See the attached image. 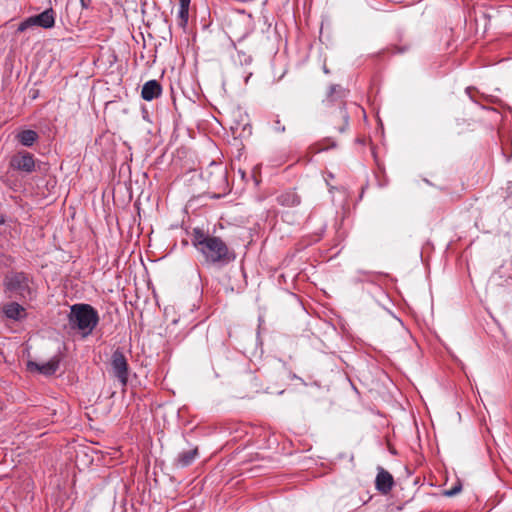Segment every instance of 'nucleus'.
<instances>
[{
    "label": "nucleus",
    "instance_id": "nucleus-1",
    "mask_svg": "<svg viewBox=\"0 0 512 512\" xmlns=\"http://www.w3.org/2000/svg\"><path fill=\"white\" fill-rule=\"evenodd\" d=\"M191 243L203 257V263L209 266H225L236 257L234 251L220 237L199 228L193 229Z\"/></svg>",
    "mask_w": 512,
    "mask_h": 512
},
{
    "label": "nucleus",
    "instance_id": "nucleus-2",
    "mask_svg": "<svg viewBox=\"0 0 512 512\" xmlns=\"http://www.w3.org/2000/svg\"><path fill=\"white\" fill-rule=\"evenodd\" d=\"M69 321L73 328H77L86 336L97 326L99 315L97 310L89 304H74L71 307Z\"/></svg>",
    "mask_w": 512,
    "mask_h": 512
},
{
    "label": "nucleus",
    "instance_id": "nucleus-3",
    "mask_svg": "<svg viewBox=\"0 0 512 512\" xmlns=\"http://www.w3.org/2000/svg\"><path fill=\"white\" fill-rule=\"evenodd\" d=\"M32 279L24 272H11L4 279L6 289L23 300H31L34 296Z\"/></svg>",
    "mask_w": 512,
    "mask_h": 512
},
{
    "label": "nucleus",
    "instance_id": "nucleus-4",
    "mask_svg": "<svg viewBox=\"0 0 512 512\" xmlns=\"http://www.w3.org/2000/svg\"><path fill=\"white\" fill-rule=\"evenodd\" d=\"M347 94L348 91L340 85H331L325 100L327 104L339 101V109L337 115L333 116L332 123L340 133L345 132L348 127L349 116L343 103Z\"/></svg>",
    "mask_w": 512,
    "mask_h": 512
},
{
    "label": "nucleus",
    "instance_id": "nucleus-5",
    "mask_svg": "<svg viewBox=\"0 0 512 512\" xmlns=\"http://www.w3.org/2000/svg\"><path fill=\"white\" fill-rule=\"evenodd\" d=\"M111 366L114 376L119 380V382L126 386L128 382V362L120 349H116L111 357Z\"/></svg>",
    "mask_w": 512,
    "mask_h": 512
},
{
    "label": "nucleus",
    "instance_id": "nucleus-6",
    "mask_svg": "<svg viewBox=\"0 0 512 512\" xmlns=\"http://www.w3.org/2000/svg\"><path fill=\"white\" fill-rule=\"evenodd\" d=\"M11 168L25 173H31L35 170L34 156L27 151L16 153L10 160Z\"/></svg>",
    "mask_w": 512,
    "mask_h": 512
},
{
    "label": "nucleus",
    "instance_id": "nucleus-7",
    "mask_svg": "<svg viewBox=\"0 0 512 512\" xmlns=\"http://www.w3.org/2000/svg\"><path fill=\"white\" fill-rule=\"evenodd\" d=\"M59 356H53L49 361L43 364H38L34 361L27 362V369L31 372H39L45 376H50L56 373L59 368Z\"/></svg>",
    "mask_w": 512,
    "mask_h": 512
},
{
    "label": "nucleus",
    "instance_id": "nucleus-8",
    "mask_svg": "<svg viewBox=\"0 0 512 512\" xmlns=\"http://www.w3.org/2000/svg\"><path fill=\"white\" fill-rule=\"evenodd\" d=\"M394 485L393 476L383 468H379L378 474L375 480L376 489L386 495L388 494Z\"/></svg>",
    "mask_w": 512,
    "mask_h": 512
},
{
    "label": "nucleus",
    "instance_id": "nucleus-9",
    "mask_svg": "<svg viewBox=\"0 0 512 512\" xmlns=\"http://www.w3.org/2000/svg\"><path fill=\"white\" fill-rule=\"evenodd\" d=\"M31 19L35 26L51 29L55 25V12L52 8H49L38 15L31 16Z\"/></svg>",
    "mask_w": 512,
    "mask_h": 512
},
{
    "label": "nucleus",
    "instance_id": "nucleus-10",
    "mask_svg": "<svg viewBox=\"0 0 512 512\" xmlns=\"http://www.w3.org/2000/svg\"><path fill=\"white\" fill-rule=\"evenodd\" d=\"M162 94V87L157 80L147 81L141 90V97L146 101L157 99Z\"/></svg>",
    "mask_w": 512,
    "mask_h": 512
},
{
    "label": "nucleus",
    "instance_id": "nucleus-11",
    "mask_svg": "<svg viewBox=\"0 0 512 512\" xmlns=\"http://www.w3.org/2000/svg\"><path fill=\"white\" fill-rule=\"evenodd\" d=\"M197 455H198V449L197 448H193V449L182 451L176 457V459L174 461V465L177 468L188 467L189 465H191L193 463V461L195 460Z\"/></svg>",
    "mask_w": 512,
    "mask_h": 512
},
{
    "label": "nucleus",
    "instance_id": "nucleus-12",
    "mask_svg": "<svg viewBox=\"0 0 512 512\" xmlns=\"http://www.w3.org/2000/svg\"><path fill=\"white\" fill-rule=\"evenodd\" d=\"M179 1V8L177 12V24L180 28L186 29L189 21V10H190V4L191 0H178Z\"/></svg>",
    "mask_w": 512,
    "mask_h": 512
},
{
    "label": "nucleus",
    "instance_id": "nucleus-13",
    "mask_svg": "<svg viewBox=\"0 0 512 512\" xmlns=\"http://www.w3.org/2000/svg\"><path fill=\"white\" fill-rule=\"evenodd\" d=\"M277 202L281 206L295 207L300 204L301 198L295 191L289 190L277 196Z\"/></svg>",
    "mask_w": 512,
    "mask_h": 512
},
{
    "label": "nucleus",
    "instance_id": "nucleus-14",
    "mask_svg": "<svg viewBox=\"0 0 512 512\" xmlns=\"http://www.w3.org/2000/svg\"><path fill=\"white\" fill-rule=\"evenodd\" d=\"M16 138L23 146L31 147L38 140L39 136L36 131L26 129L20 131Z\"/></svg>",
    "mask_w": 512,
    "mask_h": 512
},
{
    "label": "nucleus",
    "instance_id": "nucleus-15",
    "mask_svg": "<svg viewBox=\"0 0 512 512\" xmlns=\"http://www.w3.org/2000/svg\"><path fill=\"white\" fill-rule=\"evenodd\" d=\"M4 314L10 319L18 320L23 316L24 308L16 302H11L4 306Z\"/></svg>",
    "mask_w": 512,
    "mask_h": 512
},
{
    "label": "nucleus",
    "instance_id": "nucleus-16",
    "mask_svg": "<svg viewBox=\"0 0 512 512\" xmlns=\"http://www.w3.org/2000/svg\"><path fill=\"white\" fill-rule=\"evenodd\" d=\"M33 27H35V25L33 24V21L30 16L18 25L16 33H22V32H24L30 28H33Z\"/></svg>",
    "mask_w": 512,
    "mask_h": 512
},
{
    "label": "nucleus",
    "instance_id": "nucleus-17",
    "mask_svg": "<svg viewBox=\"0 0 512 512\" xmlns=\"http://www.w3.org/2000/svg\"><path fill=\"white\" fill-rule=\"evenodd\" d=\"M461 489H462V486L460 483H458L455 486H453L451 489L445 490L443 492V494L447 497H452V496L457 495L461 491Z\"/></svg>",
    "mask_w": 512,
    "mask_h": 512
},
{
    "label": "nucleus",
    "instance_id": "nucleus-18",
    "mask_svg": "<svg viewBox=\"0 0 512 512\" xmlns=\"http://www.w3.org/2000/svg\"><path fill=\"white\" fill-rule=\"evenodd\" d=\"M92 0H80L81 7L87 9L90 7Z\"/></svg>",
    "mask_w": 512,
    "mask_h": 512
},
{
    "label": "nucleus",
    "instance_id": "nucleus-19",
    "mask_svg": "<svg viewBox=\"0 0 512 512\" xmlns=\"http://www.w3.org/2000/svg\"><path fill=\"white\" fill-rule=\"evenodd\" d=\"M275 128H276V130L281 131V132L285 131V127L281 126L279 120L276 121V127Z\"/></svg>",
    "mask_w": 512,
    "mask_h": 512
},
{
    "label": "nucleus",
    "instance_id": "nucleus-20",
    "mask_svg": "<svg viewBox=\"0 0 512 512\" xmlns=\"http://www.w3.org/2000/svg\"><path fill=\"white\" fill-rule=\"evenodd\" d=\"M323 70L325 73H327V74L329 73V70H328V68H326V66H324Z\"/></svg>",
    "mask_w": 512,
    "mask_h": 512
},
{
    "label": "nucleus",
    "instance_id": "nucleus-21",
    "mask_svg": "<svg viewBox=\"0 0 512 512\" xmlns=\"http://www.w3.org/2000/svg\"><path fill=\"white\" fill-rule=\"evenodd\" d=\"M328 178L332 179L333 178V174L332 173H328Z\"/></svg>",
    "mask_w": 512,
    "mask_h": 512
},
{
    "label": "nucleus",
    "instance_id": "nucleus-22",
    "mask_svg": "<svg viewBox=\"0 0 512 512\" xmlns=\"http://www.w3.org/2000/svg\"><path fill=\"white\" fill-rule=\"evenodd\" d=\"M3 223H4L3 217H0V224H3Z\"/></svg>",
    "mask_w": 512,
    "mask_h": 512
}]
</instances>
